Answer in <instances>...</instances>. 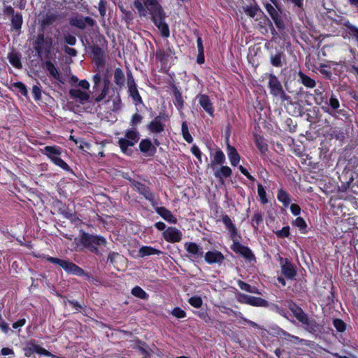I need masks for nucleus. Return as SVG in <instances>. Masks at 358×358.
Returning a JSON list of instances; mask_svg holds the SVG:
<instances>
[{
  "label": "nucleus",
  "instance_id": "41",
  "mask_svg": "<svg viewBox=\"0 0 358 358\" xmlns=\"http://www.w3.org/2000/svg\"><path fill=\"white\" fill-rule=\"evenodd\" d=\"M346 36H343V38L348 37L352 38L358 45V27L354 24H351L345 30Z\"/></svg>",
  "mask_w": 358,
  "mask_h": 358
},
{
  "label": "nucleus",
  "instance_id": "59",
  "mask_svg": "<svg viewBox=\"0 0 358 358\" xmlns=\"http://www.w3.org/2000/svg\"><path fill=\"white\" fill-rule=\"evenodd\" d=\"M275 234L279 238H287L290 236V227L289 226H285L282 227L281 229L275 231Z\"/></svg>",
  "mask_w": 358,
  "mask_h": 358
},
{
  "label": "nucleus",
  "instance_id": "34",
  "mask_svg": "<svg viewBox=\"0 0 358 358\" xmlns=\"http://www.w3.org/2000/svg\"><path fill=\"white\" fill-rule=\"evenodd\" d=\"M60 213L71 223L76 225L81 223V220L78 217L77 213L75 211L70 210L69 208L60 210Z\"/></svg>",
  "mask_w": 358,
  "mask_h": 358
},
{
  "label": "nucleus",
  "instance_id": "48",
  "mask_svg": "<svg viewBox=\"0 0 358 358\" xmlns=\"http://www.w3.org/2000/svg\"><path fill=\"white\" fill-rule=\"evenodd\" d=\"M324 102L335 112H337L341 106L340 101L334 92L331 93L329 101L326 99Z\"/></svg>",
  "mask_w": 358,
  "mask_h": 358
},
{
  "label": "nucleus",
  "instance_id": "50",
  "mask_svg": "<svg viewBox=\"0 0 358 358\" xmlns=\"http://www.w3.org/2000/svg\"><path fill=\"white\" fill-rule=\"evenodd\" d=\"M127 92L136 106L143 103V99L138 92V87L130 89Z\"/></svg>",
  "mask_w": 358,
  "mask_h": 358
},
{
  "label": "nucleus",
  "instance_id": "17",
  "mask_svg": "<svg viewBox=\"0 0 358 358\" xmlns=\"http://www.w3.org/2000/svg\"><path fill=\"white\" fill-rule=\"evenodd\" d=\"M69 24L71 26L76 27L80 29H84L87 25L93 27L95 24V20L92 17H72L69 19Z\"/></svg>",
  "mask_w": 358,
  "mask_h": 358
},
{
  "label": "nucleus",
  "instance_id": "9",
  "mask_svg": "<svg viewBox=\"0 0 358 358\" xmlns=\"http://www.w3.org/2000/svg\"><path fill=\"white\" fill-rule=\"evenodd\" d=\"M24 355L26 357H30L34 353L45 357L52 356V353L47 349L41 347L38 341L31 338L26 342L25 346L23 348Z\"/></svg>",
  "mask_w": 358,
  "mask_h": 358
},
{
  "label": "nucleus",
  "instance_id": "14",
  "mask_svg": "<svg viewBox=\"0 0 358 358\" xmlns=\"http://www.w3.org/2000/svg\"><path fill=\"white\" fill-rule=\"evenodd\" d=\"M163 238L170 243H179L182 239V233L176 227H169L162 232Z\"/></svg>",
  "mask_w": 358,
  "mask_h": 358
},
{
  "label": "nucleus",
  "instance_id": "22",
  "mask_svg": "<svg viewBox=\"0 0 358 358\" xmlns=\"http://www.w3.org/2000/svg\"><path fill=\"white\" fill-rule=\"evenodd\" d=\"M185 250L189 254L190 257L194 260H198L203 257V249L196 243L192 242H186L184 245Z\"/></svg>",
  "mask_w": 358,
  "mask_h": 358
},
{
  "label": "nucleus",
  "instance_id": "5",
  "mask_svg": "<svg viewBox=\"0 0 358 358\" xmlns=\"http://www.w3.org/2000/svg\"><path fill=\"white\" fill-rule=\"evenodd\" d=\"M140 139V133L136 127H131L124 131V137L120 138L117 143L121 152L127 156H131L134 153L129 147L135 145Z\"/></svg>",
  "mask_w": 358,
  "mask_h": 358
},
{
  "label": "nucleus",
  "instance_id": "6",
  "mask_svg": "<svg viewBox=\"0 0 358 358\" xmlns=\"http://www.w3.org/2000/svg\"><path fill=\"white\" fill-rule=\"evenodd\" d=\"M53 41L51 37H45L43 33L38 34L34 42L36 55L41 58L52 59Z\"/></svg>",
  "mask_w": 358,
  "mask_h": 358
},
{
  "label": "nucleus",
  "instance_id": "47",
  "mask_svg": "<svg viewBox=\"0 0 358 358\" xmlns=\"http://www.w3.org/2000/svg\"><path fill=\"white\" fill-rule=\"evenodd\" d=\"M222 222L229 234L235 232L237 230L235 224L232 222L230 217L227 214L222 215Z\"/></svg>",
  "mask_w": 358,
  "mask_h": 358
},
{
  "label": "nucleus",
  "instance_id": "58",
  "mask_svg": "<svg viewBox=\"0 0 358 358\" xmlns=\"http://www.w3.org/2000/svg\"><path fill=\"white\" fill-rule=\"evenodd\" d=\"M257 192L258 196L260 199L261 203L264 205L268 203V199L266 197V192L264 189L263 185L261 183H259L257 185Z\"/></svg>",
  "mask_w": 358,
  "mask_h": 358
},
{
  "label": "nucleus",
  "instance_id": "39",
  "mask_svg": "<svg viewBox=\"0 0 358 358\" xmlns=\"http://www.w3.org/2000/svg\"><path fill=\"white\" fill-rule=\"evenodd\" d=\"M163 252L159 249H155L150 246H143L139 249L138 255L141 257L149 256L152 255H161Z\"/></svg>",
  "mask_w": 358,
  "mask_h": 358
},
{
  "label": "nucleus",
  "instance_id": "19",
  "mask_svg": "<svg viewBox=\"0 0 358 358\" xmlns=\"http://www.w3.org/2000/svg\"><path fill=\"white\" fill-rule=\"evenodd\" d=\"M224 259L223 253L220 252V250H216V249L206 252V255H204V261L208 264H222Z\"/></svg>",
  "mask_w": 358,
  "mask_h": 358
},
{
  "label": "nucleus",
  "instance_id": "3",
  "mask_svg": "<svg viewBox=\"0 0 358 358\" xmlns=\"http://www.w3.org/2000/svg\"><path fill=\"white\" fill-rule=\"evenodd\" d=\"M268 85L270 94L277 100H279L281 104H292V99L290 95L286 93L282 85L276 76L273 73L267 75Z\"/></svg>",
  "mask_w": 358,
  "mask_h": 358
},
{
  "label": "nucleus",
  "instance_id": "35",
  "mask_svg": "<svg viewBox=\"0 0 358 358\" xmlns=\"http://www.w3.org/2000/svg\"><path fill=\"white\" fill-rule=\"evenodd\" d=\"M171 90L174 96V104L178 110H182L184 108V100L182 95L177 86L173 85Z\"/></svg>",
  "mask_w": 358,
  "mask_h": 358
},
{
  "label": "nucleus",
  "instance_id": "24",
  "mask_svg": "<svg viewBox=\"0 0 358 358\" xmlns=\"http://www.w3.org/2000/svg\"><path fill=\"white\" fill-rule=\"evenodd\" d=\"M270 62L274 67L280 68L286 63V55L281 50L270 53Z\"/></svg>",
  "mask_w": 358,
  "mask_h": 358
},
{
  "label": "nucleus",
  "instance_id": "33",
  "mask_svg": "<svg viewBox=\"0 0 358 358\" xmlns=\"http://www.w3.org/2000/svg\"><path fill=\"white\" fill-rule=\"evenodd\" d=\"M254 141L261 155H266L268 151V145L264 137L260 134H255L254 135Z\"/></svg>",
  "mask_w": 358,
  "mask_h": 358
},
{
  "label": "nucleus",
  "instance_id": "1",
  "mask_svg": "<svg viewBox=\"0 0 358 358\" xmlns=\"http://www.w3.org/2000/svg\"><path fill=\"white\" fill-rule=\"evenodd\" d=\"M146 6H150L151 20L160 31L162 37L167 38L170 36V28L166 22V12L164 11L158 0H143Z\"/></svg>",
  "mask_w": 358,
  "mask_h": 358
},
{
  "label": "nucleus",
  "instance_id": "20",
  "mask_svg": "<svg viewBox=\"0 0 358 358\" xmlns=\"http://www.w3.org/2000/svg\"><path fill=\"white\" fill-rule=\"evenodd\" d=\"M152 208L155 210V211L162 217H163L166 222H169L171 224H176L178 222L177 217L173 214L171 211H170L165 207L158 206L157 201V204L155 206H152Z\"/></svg>",
  "mask_w": 358,
  "mask_h": 358
},
{
  "label": "nucleus",
  "instance_id": "61",
  "mask_svg": "<svg viewBox=\"0 0 358 358\" xmlns=\"http://www.w3.org/2000/svg\"><path fill=\"white\" fill-rule=\"evenodd\" d=\"M188 303L194 308H199L202 306V299L199 296H193L188 299Z\"/></svg>",
  "mask_w": 358,
  "mask_h": 358
},
{
  "label": "nucleus",
  "instance_id": "32",
  "mask_svg": "<svg viewBox=\"0 0 358 358\" xmlns=\"http://www.w3.org/2000/svg\"><path fill=\"white\" fill-rule=\"evenodd\" d=\"M59 18L56 13H48L45 14L41 20V26L43 29L52 25Z\"/></svg>",
  "mask_w": 358,
  "mask_h": 358
},
{
  "label": "nucleus",
  "instance_id": "53",
  "mask_svg": "<svg viewBox=\"0 0 358 358\" xmlns=\"http://www.w3.org/2000/svg\"><path fill=\"white\" fill-rule=\"evenodd\" d=\"M131 294L136 297L141 299L146 300L149 297V294L139 286H136L135 287L132 288Z\"/></svg>",
  "mask_w": 358,
  "mask_h": 358
},
{
  "label": "nucleus",
  "instance_id": "8",
  "mask_svg": "<svg viewBox=\"0 0 358 358\" xmlns=\"http://www.w3.org/2000/svg\"><path fill=\"white\" fill-rule=\"evenodd\" d=\"M126 178L129 181L133 189L148 201L152 206L157 204V199L155 198V194L148 186L131 177H126Z\"/></svg>",
  "mask_w": 358,
  "mask_h": 358
},
{
  "label": "nucleus",
  "instance_id": "45",
  "mask_svg": "<svg viewBox=\"0 0 358 358\" xmlns=\"http://www.w3.org/2000/svg\"><path fill=\"white\" fill-rule=\"evenodd\" d=\"M319 72L324 76V78L327 80H331L332 78V71H331V66L324 64L320 63L319 64V67L317 68Z\"/></svg>",
  "mask_w": 358,
  "mask_h": 358
},
{
  "label": "nucleus",
  "instance_id": "16",
  "mask_svg": "<svg viewBox=\"0 0 358 358\" xmlns=\"http://www.w3.org/2000/svg\"><path fill=\"white\" fill-rule=\"evenodd\" d=\"M173 54H175V51L172 48H169L167 50L159 49L155 52V58L159 62L162 69H167L169 58H171Z\"/></svg>",
  "mask_w": 358,
  "mask_h": 358
},
{
  "label": "nucleus",
  "instance_id": "56",
  "mask_svg": "<svg viewBox=\"0 0 358 358\" xmlns=\"http://www.w3.org/2000/svg\"><path fill=\"white\" fill-rule=\"evenodd\" d=\"M333 326L335 329H336V331L338 332H344L346 331L347 325L344 322V321L339 318H335L333 320Z\"/></svg>",
  "mask_w": 358,
  "mask_h": 358
},
{
  "label": "nucleus",
  "instance_id": "57",
  "mask_svg": "<svg viewBox=\"0 0 358 358\" xmlns=\"http://www.w3.org/2000/svg\"><path fill=\"white\" fill-rule=\"evenodd\" d=\"M263 216L261 213H256L252 219V226L255 231L258 229L259 226L263 223Z\"/></svg>",
  "mask_w": 358,
  "mask_h": 358
},
{
  "label": "nucleus",
  "instance_id": "13",
  "mask_svg": "<svg viewBox=\"0 0 358 358\" xmlns=\"http://www.w3.org/2000/svg\"><path fill=\"white\" fill-rule=\"evenodd\" d=\"M301 324L307 331L313 334H319L324 331L323 324L317 322L315 319L309 317L308 315L304 318Z\"/></svg>",
  "mask_w": 358,
  "mask_h": 358
},
{
  "label": "nucleus",
  "instance_id": "51",
  "mask_svg": "<svg viewBox=\"0 0 358 358\" xmlns=\"http://www.w3.org/2000/svg\"><path fill=\"white\" fill-rule=\"evenodd\" d=\"M181 132L183 138L188 143H191L193 141V137L189 134V129H188V125L186 121L182 122L181 125Z\"/></svg>",
  "mask_w": 358,
  "mask_h": 358
},
{
  "label": "nucleus",
  "instance_id": "46",
  "mask_svg": "<svg viewBox=\"0 0 358 358\" xmlns=\"http://www.w3.org/2000/svg\"><path fill=\"white\" fill-rule=\"evenodd\" d=\"M222 222L229 234L235 232L237 230L235 224L232 222L230 217L227 214L222 215Z\"/></svg>",
  "mask_w": 358,
  "mask_h": 358
},
{
  "label": "nucleus",
  "instance_id": "40",
  "mask_svg": "<svg viewBox=\"0 0 358 358\" xmlns=\"http://www.w3.org/2000/svg\"><path fill=\"white\" fill-rule=\"evenodd\" d=\"M113 81L119 88H122L124 85V75L123 71L120 68H116L115 69Z\"/></svg>",
  "mask_w": 358,
  "mask_h": 358
},
{
  "label": "nucleus",
  "instance_id": "2",
  "mask_svg": "<svg viewBox=\"0 0 358 358\" xmlns=\"http://www.w3.org/2000/svg\"><path fill=\"white\" fill-rule=\"evenodd\" d=\"M79 242L84 249L99 257L103 255V248L107 245V241L103 236L83 231H81Z\"/></svg>",
  "mask_w": 358,
  "mask_h": 358
},
{
  "label": "nucleus",
  "instance_id": "49",
  "mask_svg": "<svg viewBox=\"0 0 358 358\" xmlns=\"http://www.w3.org/2000/svg\"><path fill=\"white\" fill-rule=\"evenodd\" d=\"M249 305L257 307H267L268 302L262 297L252 296Z\"/></svg>",
  "mask_w": 358,
  "mask_h": 358
},
{
  "label": "nucleus",
  "instance_id": "44",
  "mask_svg": "<svg viewBox=\"0 0 358 358\" xmlns=\"http://www.w3.org/2000/svg\"><path fill=\"white\" fill-rule=\"evenodd\" d=\"M23 23L22 14L17 13L11 17V24L13 29L18 31L20 30Z\"/></svg>",
  "mask_w": 358,
  "mask_h": 358
},
{
  "label": "nucleus",
  "instance_id": "21",
  "mask_svg": "<svg viewBox=\"0 0 358 358\" xmlns=\"http://www.w3.org/2000/svg\"><path fill=\"white\" fill-rule=\"evenodd\" d=\"M276 334L277 336L287 344H299L303 341V339L300 338L299 336L292 335L283 329H278Z\"/></svg>",
  "mask_w": 358,
  "mask_h": 358
},
{
  "label": "nucleus",
  "instance_id": "7",
  "mask_svg": "<svg viewBox=\"0 0 358 358\" xmlns=\"http://www.w3.org/2000/svg\"><path fill=\"white\" fill-rule=\"evenodd\" d=\"M43 258L53 264L59 266L64 270V271L67 274L73 275L79 277H89V275L82 268H80L79 266L76 265L75 263L69 260L63 259L58 257H52L50 255H45L43 256Z\"/></svg>",
  "mask_w": 358,
  "mask_h": 358
},
{
  "label": "nucleus",
  "instance_id": "31",
  "mask_svg": "<svg viewBox=\"0 0 358 358\" xmlns=\"http://www.w3.org/2000/svg\"><path fill=\"white\" fill-rule=\"evenodd\" d=\"M227 154L232 166H236L240 161V155L235 147L231 145L229 142L227 144Z\"/></svg>",
  "mask_w": 358,
  "mask_h": 358
},
{
  "label": "nucleus",
  "instance_id": "63",
  "mask_svg": "<svg viewBox=\"0 0 358 358\" xmlns=\"http://www.w3.org/2000/svg\"><path fill=\"white\" fill-rule=\"evenodd\" d=\"M13 86L18 90V92L21 94L22 96H28V91L27 90V87L23 83L18 81L17 83H15L13 84Z\"/></svg>",
  "mask_w": 358,
  "mask_h": 358
},
{
  "label": "nucleus",
  "instance_id": "55",
  "mask_svg": "<svg viewBox=\"0 0 358 358\" xmlns=\"http://www.w3.org/2000/svg\"><path fill=\"white\" fill-rule=\"evenodd\" d=\"M238 286L241 290H245V292H251V293H257V288L253 287L248 283L243 282L242 280H238L237 282Z\"/></svg>",
  "mask_w": 358,
  "mask_h": 358
},
{
  "label": "nucleus",
  "instance_id": "62",
  "mask_svg": "<svg viewBox=\"0 0 358 358\" xmlns=\"http://www.w3.org/2000/svg\"><path fill=\"white\" fill-rule=\"evenodd\" d=\"M143 120V116L138 113H136L131 117V119L129 122L130 126H131V127H136L142 122Z\"/></svg>",
  "mask_w": 358,
  "mask_h": 358
},
{
  "label": "nucleus",
  "instance_id": "36",
  "mask_svg": "<svg viewBox=\"0 0 358 358\" xmlns=\"http://www.w3.org/2000/svg\"><path fill=\"white\" fill-rule=\"evenodd\" d=\"M196 46H197V56H196V62L199 64H202L204 63V48L202 43L201 37L199 35H197L196 37Z\"/></svg>",
  "mask_w": 358,
  "mask_h": 358
},
{
  "label": "nucleus",
  "instance_id": "27",
  "mask_svg": "<svg viewBox=\"0 0 358 358\" xmlns=\"http://www.w3.org/2000/svg\"><path fill=\"white\" fill-rule=\"evenodd\" d=\"M45 69L47 71L49 72L50 75L55 78V80H58L61 83H64V81L62 80V77L56 67V66L54 64V63L51 61V59H46L45 61Z\"/></svg>",
  "mask_w": 358,
  "mask_h": 358
},
{
  "label": "nucleus",
  "instance_id": "43",
  "mask_svg": "<svg viewBox=\"0 0 358 358\" xmlns=\"http://www.w3.org/2000/svg\"><path fill=\"white\" fill-rule=\"evenodd\" d=\"M10 63L16 69H20L22 68L20 56L17 53L11 52L8 56Z\"/></svg>",
  "mask_w": 358,
  "mask_h": 358
},
{
  "label": "nucleus",
  "instance_id": "37",
  "mask_svg": "<svg viewBox=\"0 0 358 358\" xmlns=\"http://www.w3.org/2000/svg\"><path fill=\"white\" fill-rule=\"evenodd\" d=\"M277 199L285 207H287L291 203L290 195L286 190H284L282 189H278Z\"/></svg>",
  "mask_w": 358,
  "mask_h": 358
},
{
  "label": "nucleus",
  "instance_id": "38",
  "mask_svg": "<svg viewBox=\"0 0 358 358\" xmlns=\"http://www.w3.org/2000/svg\"><path fill=\"white\" fill-rule=\"evenodd\" d=\"M110 80L107 78H103V87L101 89L99 95L93 96L94 101L99 103L101 101L107 96L109 90Z\"/></svg>",
  "mask_w": 358,
  "mask_h": 358
},
{
  "label": "nucleus",
  "instance_id": "28",
  "mask_svg": "<svg viewBox=\"0 0 358 358\" xmlns=\"http://www.w3.org/2000/svg\"><path fill=\"white\" fill-rule=\"evenodd\" d=\"M225 162L226 157L224 152L220 148H217L215 153L213 155L210 163L211 169L215 170L217 166L223 165Z\"/></svg>",
  "mask_w": 358,
  "mask_h": 358
},
{
  "label": "nucleus",
  "instance_id": "29",
  "mask_svg": "<svg viewBox=\"0 0 358 358\" xmlns=\"http://www.w3.org/2000/svg\"><path fill=\"white\" fill-rule=\"evenodd\" d=\"M69 96L73 99H78L80 103H84L90 100L89 93L83 92L79 89H71L69 92Z\"/></svg>",
  "mask_w": 358,
  "mask_h": 358
},
{
  "label": "nucleus",
  "instance_id": "4",
  "mask_svg": "<svg viewBox=\"0 0 358 358\" xmlns=\"http://www.w3.org/2000/svg\"><path fill=\"white\" fill-rule=\"evenodd\" d=\"M40 152L45 155L50 162L66 173L73 174L72 169L62 158V148L59 145H46L40 149Z\"/></svg>",
  "mask_w": 358,
  "mask_h": 358
},
{
  "label": "nucleus",
  "instance_id": "10",
  "mask_svg": "<svg viewBox=\"0 0 358 358\" xmlns=\"http://www.w3.org/2000/svg\"><path fill=\"white\" fill-rule=\"evenodd\" d=\"M280 271L282 275L287 279L293 280L297 275L296 266L288 258H280Z\"/></svg>",
  "mask_w": 358,
  "mask_h": 358
},
{
  "label": "nucleus",
  "instance_id": "42",
  "mask_svg": "<svg viewBox=\"0 0 358 358\" xmlns=\"http://www.w3.org/2000/svg\"><path fill=\"white\" fill-rule=\"evenodd\" d=\"M299 77L301 81V83L308 88H313L316 85V83L315 80L310 78L308 76L306 75L301 71L299 73Z\"/></svg>",
  "mask_w": 358,
  "mask_h": 358
},
{
  "label": "nucleus",
  "instance_id": "15",
  "mask_svg": "<svg viewBox=\"0 0 358 358\" xmlns=\"http://www.w3.org/2000/svg\"><path fill=\"white\" fill-rule=\"evenodd\" d=\"M196 99L202 109L210 117H214L215 107L213 103L210 99V96L206 95V94H198L196 96Z\"/></svg>",
  "mask_w": 358,
  "mask_h": 358
},
{
  "label": "nucleus",
  "instance_id": "64",
  "mask_svg": "<svg viewBox=\"0 0 358 358\" xmlns=\"http://www.w3.org/2000/svg\"><path fill=\"white\" fill-rule=\"evenodd\" d=\"M258 13H262L257 6L248 7L245 9V13L250 17H255Z\"/></svg>",
  "mask_w": 358,
  "mask_h": 358
},
{
  "label": "nucleus",
  "instance_id": "26",
  "mask_svg": "<svg viewBox=\"0 0 358 358\" xmlns=\"http://www.w3.org/2000/svg\"><path fill=\"white\" fill-rule=\"evenodd\" d=\"M287 307L292 311L296 319L301 323L308 315L294 301H287Z\"/></svg>",
  "mask_w": 358,
  "mask_h": 358
},
{
  "label": "nucleus",
  "instance_id": "18",
  "mask_svg": "<svg viewBox=\"0 0 358 358\" xmlns=\"http://www.w3.org/2000/svg\"><path fill=\"white\" fill-rule=\"evenodd\" d=\"M90 50L93 55V60L98 67H103L106 64V53L104 50L98 45L90 46Z\"/></svg>",
  "mask_w": 358,
  "mask_h": 358
},
{
  "label": "nucleus",
  "instance_id": "30",
  "mask_svg": "<svg viewBox=\"0 0 358 358\" xmlns=\"http://www.w3.org/2000/svg\"><path fill=\"white\" fill-rule=\"evenodd\" d=\"M214 176L221 183H224V178L230 177L232 174V170L227 166L221 165L217 169L214 170Z\"/></svg>",
  "mask_w": 358,
  "mask_h": 358
},
{
  "label": "nucleus",
  "instance_id": "11",
  "mask_svg": "<svg viewBox=\"0 0 358 358\" xmlns=\"http://www.w3.org/2000/svg\"><path fill=\"white\" fill-rule=\"evenodd\" d=\"M167 115L164 113H159V115L156 116L152 121L147 125V129L151 134H161L164 131L166 125L163 121H166Z\"/></svg>",
  "mask_w": 358,
  "mask_h": 358
},
{
  "label": "nucleus",
  "instance_id": "25",
  "mask_svg": "<svg viewBox=\"0 0 358 358\" xmlns=\"http://www.w3.org/2000/svg\"><path fill=\"white\" fill-rule=\"evenodd\" d=\"M140 151L146 156L152 157L157 152L150 138H143L139 143Z\"/></svg>",
  "mask_w": 358,
  "mask_h": 358
},
{
  "label": "nucleus",
  "instance_id": "52",
  "mask_svg": "<svg viewBox=\"0 0 358 358\" xmlns=\"http://www.w3.org/2000/svg\"><path fill=\"white\" fill-rule=\"evenodd\" d=\"M331 20L332 22L338 25L344 26L346 29L352 24L349 19L346 17H343V15H338L337 18L332 17Z\"/></svg>",
  "mask_w": 358,
  "mask_h": 358
},
{
  "label": "nucleus",
  "instance_id": "23",
  "mask_svg": "<svg viewBox=\"0 0 358 358\" xmlns=\"http://www.w3.org/2000/svg\"><path fill=\"white\" fill-rule=\"evenodd\" d=\"M265 8L268 13V15L273 20L276 27L279 31H282L285 29V24L283 20H282L280 15L278 14L277 10L269 3H266L265 5Z\"/></svg>",
  "mask_w": 358,
  "mask_h": 358
},
{
  "label": "nucleus",
  "instance_id": "54",
  "mask_svg": "<svg viewBox=\"0 0 358 358\" xmlns=\"http://www.w3.org/2000/svg\"><path fill=\"white\" fill-rule=\"evenodd\" d=\"M293 224L299 229L302 233H306L307 224L305 220L300 216H298L293 222Z\"/></svg>",
  "mask_w": 358,
  "mask_h": 358
},
{
  "label": "nucleus",
  "instance_id": "12",
  "mask_svg": "<svg viewBox=\"0 0 358 358\" xmlns=\"http://www.w3.org/2000/svg\"><path fill=\"white\" fill-rule=\"evenodd\" d=\"M230 248L235 253L241 255L249 262L256 261L255 255L252 249L248 246L241 245L240 242H234V244H231Z\"/></svg>",
  "mask_w": 358,
  "mask_h": 358
},
{
  "label": "nucleus",
  "instance_id": "60",
  "mask_svg": "<svg viewBox=\"0 0 358 358\" xmlns=\"http://www.w3.org/2000/svg\"><path fill=\"white\" fill-rule=\"evenodd\" d=\"M315 95V101L317 104H321L327 99V95L323 94V91L321 89H315L314 91Z\"/></svg>",
  "mask_w": 358,
  "mask_h": 358
}]
</instances>
